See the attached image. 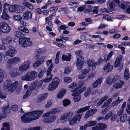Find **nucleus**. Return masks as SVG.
<instances>
[{
  "instance_id": "nucleus-1",
  "label": "nucleus",
  "mask_w": 130,
  "mask_h": 130,
  "mask_svg": "<svg viewBox=\"0 0 130 130\" xmlns=\"http://www.w3.org/2000/svg\"><path fill=\"white\" fill-rule=\"evenodd\" d=\"M43 111L41 110H35L25 113L21 117L22 121L23 123H27L38 119Z\"/></svg>"
},
{
  "instance_id": "nucleus-2",
  "label": "nucleus",
  "mask_w": 130,
  "mask_h": 130,
  "mask_svg": "<svg viewBox=\"0 0 130 130\" xmlns=\"http://www.w3.org/2000/svg\"><path fill=\"white\" fill-rule=\"evenodd\" d=\"M75 53L76 56H78L77 59L76 63V66L79 70H80L83 68L85 62L83 57L81 56L83 52L82 51L78 50L75 52Z\"/></svg>"
},
{
  "instance_id": "nucleus-3",
  "label": "nucleus",
  "mask_w": 130,
  "mask_h": 130,
  "mask_svg": "<svg viewBox=\"0 0 130 130\" xmlns=\"http://www.w3.org/2000/svg\"><path fill=\"white\" fill-rule=\"evenodd\" d=\"M37 72L35 71H29L22 76L21 79L22 80L31 81L34 80L37 77Z\"/></svg>"
},
{
  "instance_id": "nucleus-4",
  "label": "nucleus",
  "mask_w": 130,
  "mask_h": 130,
  "mask_svg": "<svg viewBox=\"0 0 130 130\" xmlns=\"http://www.w3.org/2000/svg\"><path fill=\"white\" fill-rule=\"evenodd\" d=\"M30 40V38L23 37L19 39V44L22 47H26L32 44V42Z\"/></svg>"
},
{
  "instance_id": "nucleus-5",
  "label": "nucleus",
  "mask_w": 130,
  "mask_h": 130,
  "mask_svg": "<svg viewBox=\"0 0 130 130\" xmlns=\"http://www.w3.org/2000/svg\"><path fill=\"white\" fill-rule=\"evenodd\" d=\"M59 82V79L58 77H55L53 79L52 82L49 85L48 88V90L51 91L55 90L58 86Z\"/></svg>"
},
{
  "instance_id": "nucleus-6",
  "label": "nucleus",
  "mask_w": 130,
  "mask_h": 130,
  "mask_svg": "<svg viewBox=\"0 0 130 130\" xmlns=\"http://www.w3.org/2000/svg\"><path fill=\"white\" fill-rule=\"evenodd\" d=\"M11 29L10 27L6 23L3 22H0V34L2 33H7Z\"/></svg>"
},
{
  "instance_id": "nucleus-7",
  "label": "nucleus",
  "mask_w": 130,
  "mask_h": 130,
  "mask_svg": "<svg viewBox=\"0 0 130 130\" xmlns=\"http://www.w3.org/2000/svg\"><path fill=\"white\" fill-rule=\"evenodd\" d=\"M53 64H51L48 67L47 71L46 72L47 78L43 80V82L45 83L49 82L52 79L53 75L51 74V72Z\"/></svg>"
},
{
  "instance_id": "nucleus-8",
  "label": "nucleus",
  "mask_w": 130,
  "mask_h": 130,
  "mask_svg": "<svg viewBox=\"0 0 130 130\" xmlns=\"http://www.w3.org/2000/svg\"><path fill=\"white\" fill-rule=\"evenodd\" d=\"M123 58L122 55H119L116 59L114 64V66L115 68L118 67V70L119 71H121L123 68V65L121 64V62Z\"/></svg>"
},
{
  "instance_id": "nucleus-9",
  "label": "nucleus",
  "mask_w": 130,
  "mask_h": 130,
  "mask_svg": "<svg viewBox=\"0 0 130 130\" xmlns=\"http://www.w3.org/2000/svg\"><path fill=\"white\" fill-rule=\"evenodd\" d=\"M6 84L4 85V88L7 89L11 92L12 91V89L14 87H16L18 84V82L15 81L13 83L10 80H7L6 81Z\"/></svg>"
},
{
  "instance_id": "nucleus-10",
  "label": "nucleus",
  "mask_w": 130,
  "mask_h": 130,
  "mask_svg": "<svg viewBox=\"0 0 130 130\" xmlns=\"http://www.w3.org/2000/svg\"><path fill=\"white\" fill-rule=\"evenodd\" d=\"M20 61V58L17 57H15L9 60L8 61L7 68L8 69H11L12 68V65L13 64L17 63L19 62Z\"/></svg>"
},
{
  "instance_id": "nucleus-11",
  "label": "nucleus",
  "mask_w": 130,
  "mask_h": 130,
  "mask_svg": "<svg viewBox=\"0 0 130 130\" xmlns=\"http://www.w3.org/2000/svg\"><path fill=\"white\" fill-rule=\"evenodd\" d=\"M73 113L72 112H68L65 113L60 117L61 121L63 122L67 120H69L73 115Z\"/></svg>"
},
{
  "instance_id": "nucleus-12",
  "label": "nucleus",
  "mask_w": 130,
  "mask_h": 130,
  "mask_svg": "<svg viewBox=\"0 0 130 130\" xmlns=\"http://www.w3.org/2000/svg\"><path fill=\"white\" fill-rule=\"evenodd\" d=\"M9 50L6 53L7 56L12 57L14 56L16 51L14 47L10 45L9 46Z\"/></svg>"
},
{
  "instance_id": "nucleus-13",
  "label": "nucleus",
  "mask_w": 130,
  "mask_h": 130,
  "mask_svg": "<svg viewBox=\"0 0 130 130\" xmlns=\"http://www.w3.org/2000/svg\"><path fill=\"white\" fill-rule=\"evenodd\" d=\"M58 9L57 6L55 7H50L49 9L50 12L52 13V14L49 16L48 18L51 19V21H52V18L53 16H55L56 15V12Z\"/></svg>"
},
{
  "instance_id": "nucleus-14",
  "label": "nucleus",
  "mask_w": 130,
  "mask_h": 130,
  "mask_svg": "<svg viewBox=\"0 0 130 130\" xmlns=\"http://www.w3.org/2000/svg\"><path fill=\"white\" fill-rule=\"evenodd\" d=\"M97 111V110L96 108L88 110L85 114V118L87 119L91 116H93Z\"/></svg>"
},
{
  "instance_id": "nucleus-15",
  "label": "nucleus",
  "mask_w": 130,
  "mask_h": 130,
  "mask_svg": "<svg viewBox=\"0 0 130 130\" xmlns=\"http://www.w3.org/2000/svg\"><path fill=\"white\" fill-rule=\"evenodd\" d=\"M32 14L31 12L29 11H26L23 13L22 15V18L23 20L27 21L29 19H31Z\"/></svg>"
},
{
  "instance_id": "nucleus-16",
  "label": "nucleus",
  "mask_w": 130,
  "mask_h": 130,
  "mask_svg": "<svg viewBox=\"0 0 130 130\" xmlns=\"http://www.w3.org/2000/svg\"><path fill=\"white\" fill-rule=\"evenodd\" d=\"M30 66V64L29 63L27 62H24L20 67L19 68V70L22 72L25 71L29 68Z\"/></svg>"
},
{
  "instance_id": "nucleus-17",
  "label": "nucleus",
  "mask_w": 130,
  "mask_h": 130,
  "mask_svg": "<svg viewBox=\"0 0 130 130\" xmlns=\"http://www.w3.org/2000/svg\"><path fill=\"white\" fill-rule=\"evenodd\" d=\"M44 61V58L42 57L37 59L33 64L34 67H37L39 66Z\"/></svg>"
},
{
  "instance_id": "nucleus-18",
  "label": "nucleus",
  "mask_w": 130,
  "mask_h": 130,
  "mask_svg": "<svg viewBox=\"0 0 130 130\" xmlns=\"http://www.w3.org/2000/svg\"><path fill=\"white\" fill-rule=\"evenodd\" d=\"M113 67V66L111 65L109 62H107L106 64L104 65L103 69L105 71L106 70L107 73H108L112 71Z\"/></svg>"
},
{
  "instance_id": "nucleus-19",
  "label": "nucleus",
  "mask_w": 130,
  "mask_h": 130,
  "mask_svg": "<svg viewBox=\"0 0 130 130\" xmlns=\"http://www.w3.org/2000/svg\"><path fill=\"white\" fill-rule=\"evenodd\" d=\"M56 117L55 116L52 117H49L46 118H45L43 120V121L44 123H49L54 121L56 119Z\"/></svg>"
},
{
  "instance_id": "nucleus-20",
  "label": "nucleus",
  "mask_w": 130,
  "mask_h": 130,
  "mask_svg": "<svg viewBox=\"0 0 130 130\" xmlns=\"http://www.w3.org/2000/svg\"><path fill=\"white\" fill-rule=\"evenodd\" d=\"M3 19L8 20L10 16L8 14L7 9H3L2 12V15L1 16Z\"/></svg>"
},
{
  "instance_id": "nucleus-21",
  "label": "nucleus",
  "mask_w": 130,
  "mask_h": 130,
  "mask_svg": "<svg viewBox=\"0 0 130 130\" xmlns=\"http://www.w3.org/2000/svg\"><path fill=\"white\" fill-rule=\"evenodd\" d=\"M87 63L88 66L89 67H92V70H94L95 69L96 66L97 64V62H94L93 63L92 60H89L87 61Z\"/></svg>"
},
{
  "instance_id": "nucleus-22",
  "label": "nucleus",
  "mask_w": 130,
  "mask_h": 130,
  "mask_svg": "<svg viewBox=\"0 0 130 130\" xmlns=\"http://www.w3.org/2000/svg\"><path fill=\"white\" fill-rule=\"evenodd\" d=\"M48 96V93H47L42 94L41 97L38 98L36 101L38 103L41 102L43 100L46 99Z\"/></svg>"
},
{
  "instance_id": "nucleus-23",
  "label": "nucleus",
  "mask_w": 130,
  "mask_h": 130,
  "mask_svg": "<svg viewBox=\"0 0 130 130\" xmlns=\"http://www.w3.org/2000/svg\"><path fill=\"white\" fill-rule=\"evenodd\" d=\"M103 78H100L93 83L92 86L93 88L97 87L98 85L101 84Z\"/></svg>"
},
{
  "instance_id": "nucleus-24",
  "label": "nucleus",
  "mask_w": 130,
  "mask_h": 130,
  "mask_svg": "<svg viewBox=\"0 0 130 130\" xmlns=\"http://www.w3.org/2000/svg\"><path fill=\"white\" fill-rule=\"evenodd\" d=\"M7 76V74L5 71L0 68V83L3 81V78Z\"/></svg>"
},
{
  "instance_id": "nucleus-25",
  "label": "nucleus",
  "mask_w": 130,
  "mask_h": 130,
  "mask_svg": "<svg viewBox=\"0 0 130 130\" xmlns=\"http://www.w3.org/2000/svg\"><path fill=\"white\" fill-rule=\"evenodd\" d=\"M90 107V106H88L81 108L77 111L76 113L78 114L84 112L86 111L89 109Z\"/></svg>"
},
{
  "instance_id": "nucleus-26",
  "label": "nucleus",
  "mask_w": 130,
  "mask_h": 130,
  "mask_svg": "<svg viewBox=\"0 0 130 130\" xmlns=\"http://www.w3.org/2000/svg\"><path fill=\"white\" fill-rule=\"evenodd\" d=\"M77 88H75L74 89H71V91L73 93L72 95L73 96H77L79 95L81 93L79 91V90H78Z\"/></svg>"
},
{
  "instance_id": "nucleus-27",
  "label": "nucleus",
  "mask_w": 130,
  "mask_h": 130,
  "mask_svg": "<svg viewBox=\"0 0 130 130\" xmlns=\"http://www.w3.org/2000/svg\"><path fill=\"white\" fill-rule=\"evenodd\" d=\"M12 37L10 36H7L6 38L3 40V42L5 44H9L12 41Z\"/></svg>"
},
{
  "instance_id": "nucleus-28",
  "label": "nucleus",
  "mask_w": 130,
  "mask_h": 130,
  "mask_svg": "<svg viewBox=\"0 0 130 130\" xmlns=\"http://www.w3.org/2000/svg\"><path fill=\"white\" fill-rule=\"evenodd\" d=\"M124 83V81L121 80L119 82L113 85V86L116 89L119 88H121Z\"/></svg>"
},
{
  "instance_id": "nucleus-29",
  "label": "nucleus",
  "mask_w": 130,
  "mask_h": 130,
  "mask_svg": "<svg viewBox=\"0 0 130 130\" xmlns=\"http://www.w3.org/2000/svg\"><path fill=\"white\" fill-rule=\"evenodd\" d=\"M68 56L66 55H63L62 57V60L64 61H69L71 59V55L70 53L68 54Z\"/></svg>"
},
{
  "instance_id": "nucleus-30",
  "label": "nucleus",
  "mask_w": 130,
  "mask_h": 130,
  "mask_svg": "<svg viewBox=\"0 0 130 130\" xmlns=\"http://www.w3.org/2000/svg\"><path fill=\"white\" fill-rule=\"evenodd\" d=\"M14 35L16 37L19 38H22L25 36V34L20 31H17L14 32Z\"/></svg>"
},
{
  "instance_id": "nucleus-31",
  "label": "nucleus",
  "mask_w": 130,
  "mask_h": 130,
  "mask_svg": "<svg viewBox=\"0 0 130 130\" xmlns=\"http://www.w3.org/2000/svg\"><path fill=\"white\" fill-rule=\"evenodd\" d=\"M96 125L98 130H103L107 128L106 125L103 123H99Z\"/></svg>"
},
{
  "instance_id": "nucleus-32",
  "label": "nucleus",
  "mask_w": 130,
  "mask_h": 130,
  "mask_svg": "<svg viewBox=\"0 0 130 130\" xmlns=\"http://www.w3.org/2000/svg\"><path fill=\"white\" fill-rule=\"evenodd\" d=\"M9 10L10 12H16L18 11L17 8L15 5L10 6L9 7Z\"/></svg>"
},
{
  "instance_id": "nucleus-33",
  "label": "nucleus",
  "mask_w": 130,
  "mask_h": 130,
  "mask_svg": "<svg viewBox=\"0 0 130 130\" xmlns=\"http://www.w3.org/2000/svg\"><path fill=\"white\" fill-rule=\"evenodd\" d=\"M8 69L10 70L9 69ZM10 70H11L10 71V74L11 77H14L19 75V73L16 72L14 69H13L12 68Z\"/></svg>"
},
{
  "instance_id": "nucleus-34",
  "label": "nucleus",
  "mask_w": 130,
  "mask_h": 130,
  "mask_svg": "<svg viewBox=\"0 0 130 130\" xmlns=\"http://www.w3.org/2000/svg\"><path fill=\"white\" fill-rule=\"evenodd\" d=\"M66 91L65 89L61 90L58 93L57 95V97L58 98H62L66 93Z\"/></svg>"
},
{
  "instance_id": "nucleus-35",
  "label": "nucleus",
  "mask_w": 130,
  "mask_h": 130,
  "mask_svg": "<svg viewBox=\"0 0 130 130\" xmlns=\"http://www.w3.org/2000/svg\"><path fill=\"white\" fill-rule=\"evenodd\" d=\"M23 4L24 6L29 9L32 10L33 9V6L28 2H23Z\"/></svg>"
},
{
  "instance_id": "nucleus-36",
  "label": "nucleus",
  "mask_w": 130,
  "mask_h": 130,
  "mask_svg": "<svg viewBox=\"0 0 130 130\" xmlns=\"http://www.w3.org/2000/svg\"><path fill=\"white\" fill-rule=\"evenodd\" d=\"M9 123H3V127L2 128L1 130H10V128L9 127L10 125Z\"/></svg>"
},
{
  "instance_id": "nucleus-37",
  "label": "nucleus",
  "mask_w": 130,
  "mask_h": 130,
  "mask_svg": "<svg viewBox=\"0 0 130 130\" xmlns=\"http://www.w3.org/2000/svg\"><path fill=\"white\" fill-rule=\"evenodd\" d=\"M3 107V112L5 114H8L10 113V109L8 105L7 106L4 105Z\"/></svg>"
},
{
  "instance_id": "nucleus-38",
  "label": "nucleus",
  "mask_w": 130,
  "mask_h": 130,
  "mask_svg": "<svg viewBox=\"0 0 130 130\" xmlns=\"http://www.w3.org/2000/svg\"><path fill=\"white\" fill-rule=\"evenodd\" d=\"M96 123L97 122L96 121H88L87 123L88 127H89L95 126L96 125Z\"/></svg>"
},
{
  "instance_id": "nucleus-39",
  "label": "nucleus",
  "mask_w": 130,
  "mask_h": 130,
  "mask_svg": "<svg viewBox=\"0 0 130 130\" xmlns=\"http://www.w3.org/2000/svg\"><path fill=\"white\" fill-rule=\"evenodd\" d=\"M45 24H47L48 23V26L51 27H53V25L52 23V21H51V19H49L48 17L46 18H45Z\"/></svg>"
},
{
  "instance_id": "nucleus-40",
  "label": "nucleus",
  "mask_w": 130,
  "mask_h": 130,
  "mask_svg": "<svg viewBox=\"0 0 130 130\" xmlns=\"http://www.w3.org/2000/svg\"><path fill=\"white\" fill-rule=\"evenodd\" d=\"M70 101L68 99H65L63 101V104L64 107L67 106L70 104Z\"/></svg>"
},
{
  "instance_id": "nucleus-41",
  "label": "nucleus",
  "mask_w": 130,
  "mask_h": 130,
  "mask_svg": "<svg viewBox=\"0 0 130 130\" xmlns=\"http://www.w3.org/2000/svg\"><path fill=\"white\" fill-rule=\"evenodd\" d=\"M127 115L126 114H122L120 118V121L122 122H124L126 119Z\"/></svg>"
},
{
  "instance_id": "nucleus-42",
  "label": "nucleus",
  "mask_w": 130,
  "mask_h": 130,
  "mask_svg": "<svg viewBox=\"0 0 130 130\" xmlns=\"http://www.w3.org/2000/svg\"><path fill=\"white\" fill-rule=\"evenodd\" d=\"M77 122V120L74 118V117L73 118H72L70 120L69 124L70 125H73L76 124Z\"/></svg>"
},
{
  "instance_id": "nucleus-43",
  "label": "nucleus",
  "mask_w": 130,
  "mask_h": 130,
  "mask_svg": "<svg viewBox=\"0 0 130 130\" xmlns=\"http://www.w3.org/2000/svg\"><path fill=\"white\" fill-rule=\"evenodd\" d=\"M124 77L125 79L128 80L129 78V75L128 73V71L125 70Z\"/></svg>"
},
{
  "instance_id": "nucleus-44",
  "label": "nucleus",
  "mask_w": 130,
  "mask_h": 130,
  "mask_svg": "<svg viewBox=\"0 0 130 130\" xmlns=\"http://www.w3.org/2000/svg\"><path fill=\"white\" fill-rule=\"evenodd\" d=\"M120 101L119 99V98H118L115 101L113 102L111 104V106L114 107L115 106L117 105L119 103Z\"/></svg>"
},
{
  "instance_id": "nucleus-45",
  "label": "nucleus",
  "mask_w": 130,
  "mask_h": 130,
  "mask_svg": "<svg viewBox=\"0 0 130 130\" xmlns=\"http://www.w3.org/2000/svg\"><path fill=\"white\" fill-rule=\"evenodd\" d=\"M113 115V113L112 112H110L107 115H106L104 118V120H107L110 117H111Z\"/></svg>"
},
{
  "instance_id": "nucleus-46",
  "label": "nucleus",
  "mask_w": 130,
  "mask_h": 130,
  "mask_svg": "<svg viewBox=\"0 0 130 130\" xmlns=\"http://www.w3.org/2000/svg\"><path fill=\"white\" fill-rule=\"evenodd\" d=\"M28 130H42V128L40 126L34 127H30L28 128Z\"/></svg>"
},
{
  "instance_id": "nucleus-47",
  "label": "nucleus",
  "mask_w": 130,
  "mask_h": 130,
  "mask_svg": "<svg viewBox=\"0 0 130 130\" xmlns=\"http://www.w3.org/2000/svg\"><path fill=\"white\" fill-rule=\"evenodd\" d=\"M18 11L17 12L21 13L23 12L25 10V8L23 6H19L17 8Z\"/></svg>"
},
{
  "instance_id": "nucleus-48",
  "label": "nucleus",
  "mask_w": 130,
  "mask_h": 130,
  "mask_svg": "<svg viewBox=\"0 0 130 130\" xmlns=\"http://www.w3.org/2000/svg\"><path fill=\"white\" fill-rule=\"evenodd\" d=\"M46 71L45 70H41L39 74H38V76L39 78L42 77L44 75V73L46 72Z\"/></svg>"
},
{
  "instance_id": "nucleus-49",
  "label": "nucleus",
  "mask_w": 130,
  "mask_h": 130,
  "mask_svg": "<svg viewBox=\"0 0 130 130\" xmlns=\"http://www.w3.org/2000/svg\"><path fill=\"white\" fill-rule=\"evenodd\" d=\"M120 76L118 75H116L114 76L112 79V81L113 82V83L119 81L120 80Z\"/></svg>"
},
{
  "instance_id": "nucleus-50",
  "label": "nucleus",
  "mask_w": 130,
  "mask_h": 130,
  "mask_svg": "<svg viewBox=\"0 0 130 130\" xmlns=\"http://www.w3.org/2000/svg\"><path fill=\"white\" fill-rule=\"evenodd\" d=\"M91 91V89L90 88L87 89L86 91L85 92L84 95L85 96H88L90 94Z\"/></svg>"
},
{
  "instance_id": "nucleus-51",
  "label": "nucleus",
  "mask_w": 130,
  "mask_h": 130,
  "mask_svg": "<svg viewBox=\"0 0 130 130\" xmlns=\"http://www.w3.org/2000/svg\"><path fill=\"white\" fill-rule=\"evenodd\" d=\"M117 27H115L114 28L112 29L111 30L112 31H110L109 32L111 34L116 33L119 32V31L117 29Z\"/></svg>"
},
{
  "instance_id": "nucleus-52",
  "label": "nucleus",
  "mask_w": 130,
  "mask_h": 130,
  "mask_svg": "<svg viewBox=\"0 0 130 130\" xmlns=\"http://www.w3.org/2000/svg\"><path fill=\"white\" fill-rule=\"evenodd\" d=\"M106 82L107 84L110 85L113 83V82L112 81V79H111L110 77H108L107 78Z\"/></svg>"
},
{
  "instance_id": "nucleus-53",
  "label": "nucleus",
  "mask_w": 130,
  "mask_h": 130,
  "mask_svg": "<svg viewBox=\"0 0 130 130\" xmlns=\"http://www.w3.org/2000/svg\"><path fill=\"white\" fill-rule=\"evenodd\" d=\"M92 9L89 8H87L85 9L84 12L85 14L88 13L89 14H92Z\"/></svg>"
},
{
  "instance_id": "nucleus-54",
  "label": "nucleus",
  "mask_w": 130,
  "mask_h": 130,
  "mask_svg": "<svg viewBox=\"0 0 130 130\" xmlns=\"http://www.w3.org/2000/svg\"><path fill=\"white\" fill-rule=\"evenodd\" d=\"M77 83L75 82H73L71 83L70 85L68 86L69 88L71 89H74L75 88V87L76 86Z\"/></svg>"
},
{
  "instance_id": "nucleus-55",
  "label": "nucleus",
  "mask_w": 130,
  "mask_h": 130,
  "mask_svg": "<svg viewBox=\"0 0 130 130\" xmlns=\"http://www.w3.org/2000/svg\"><path fill=\"white\" fill-rule=\"evenodd\" d=\"M37 54H36V55L35 56V57H36V59H37L39 58L40 55H41V54L42 53V52L41 50L40 49H38L37 50Z\"/></svg>"
},
{
  "instance_id": "nucleus-56",
  "label": "nucleus",
  "mask_w": 130,
  "mask_h": 130,
  "mask_svg": "<svg viewBox=\"0 0 130 130\" xmlns=\"http://www.w3.org/2000/svg\"><path fill=\"white\" fill-rule=\"evenodd\" d=\"M105 58H104V59L103 58H100L97 64L98 65H100V64H102L103 63L105 60Z\"/></svg>"
},
{
  "instance_id": "nucleus-57",
  "label": "nucleus",
  "mask_w": 130,
  "mask_h": 130,
  "mask_svg": "<svg viewBox=\"0 0 130 130\" xmlns=\"http://www.w3.org/2000/svg\"><path fill=\"white\" fill-rule=\"evenodd\" d=\"M33 85H32L31 86L29 87L27 90V91H28V92H30V93L31 92V91L32 90H34L36 88V86L34 85V87Z\"/></svg>"
},
{
  "instance_id": "nucleus-58",
  "label": "nucleus",
  "mask_w": 130,
  "mask_h": 130,
  "mask_svg": "<svg viewBox=\"0 0 130 130\" xmlns=\"http://www.w3.org/2000/svg\"><path fill=\"white\" fill-rule=\"evenodd\" d=\"M64 81L66 83H69L71 82L72 79L70 77H65L64 78Z\"/></svg>"
},
{
  "instance_id": "nucleus-59",
  "label": "nucleus",
  "mask_w": 130,
  "mask_h": 130,
  "mask_svg": "<svg viewBox=\"0 0 130 130\" xmlns=\"http://www.w3.org/2000/svg\"><path fill=\"white\" fill-rule=\"evenodd\" d=\"M113 54V52L112 51H111L109 53V54H108L107 56V59L106 60V61H108L109 59H110L111 57L112 56Z\"/></svg>"
},
{
  "instance_id": "nucleus-60",
  "label": "nucleus",
  "mask_w": 130,
  "mask_h": 130,
  "mask_svg": "<svg viewBox=\"0 0 130 130\" xmlns=\"http://www.w3.org/2000/svg\"><path fill=\"white\" fill-rule=\"evenodd\" d=\"M78 86H76V88L78 89L80 88L82 86H83L84 85V82H79L78 84Z\"/></svg>"
},
{
  "instance_id": "nucleus-61",
  "label": "nucleus",
  "mask_w": 130,
  "mask_h": 130,
  "mask_svg": "<svg viewBox=\"0 0 130 130\" xmlns=\"http://www.w3.org/2000/svg\"><path fill=\"white\" fill-rule=\"evenodd\" d=\"M112 117L110 118V120L111 122L115 121L117 118V115H113L112 116Z\"/></svg>"
},
{
  "instance_id": "nucleus-62",
  "label": "nucleus",
  "mask_w": 130,
  "mask_h": 130,
  "mask_svg": "<svg viewBox=\"0 0 130 130\" xmlns=\"http://www.w3.org/2000/svg\"><path fill=\"white\" fill-rule=\"evenodd\" d=\"M89 71V70L87 69H82L81 70V72L82 74L83 75H86V74L88 73Z\"/></svg>"
},
{
  "instance_id": "nucleus-63",
  "label": "nucleus",
  "mask_w": 130,
  "mask_h": 130,
  "mask_svg": "<svg viewBox=\"0 0 130 130\" xmlns=\"http://www.w3.org/2000/svg\"><path fill=\"white\" fill-rule=\"evenodd\" d=\"M71 71L70 68L69 67H66L65 69L64 73L65 74H68Z\"/></svg>"
},
{
  "instance_id": "nucleus-64",
  "label": "nucleus",
  "mask_w": 130,
  "mask_h": 130,
  "mask_svg": "<svg viewBox=\"0 0 130 130\" xmlns=\"http://www.w3.org/2000/svg\"><path fill=\"white\" fill-rule=\"evenodd\" d=\"M107 26L104 24H101L97 28L98 29H101L104 28Z\"/></svg>"
}]
</instances>
